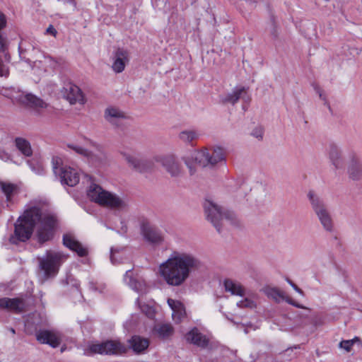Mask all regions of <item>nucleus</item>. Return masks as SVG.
I'll return each instance as SVG.
<instances>
[{"instance_id": "obj_41", "label": "nucleus", "mask_w": 362, "mask_h": 362, "mask_svg": "<svg viewBox=\"0 0 362 362\" xmlns=\"http://www.w3.org/2000/svg\"><path fill=\"white\" fill-rule=\"evenodd\" d=\"M47 33L52 34L54 36H56L57 32L56 29L52 26L49 25L47 29Z\"/></svg>"}, {"instance_id": "obj_42", "label": "nucleus", "mask_w": 362, "mask_h": 362, "mask_svg": "<svg viewBox=\"0 0 362 362\" xmlns=\"http://www.w3.org/2000/svg\"><path fill=\"white\" fill-rule=\"evenodd\" d=\"M185 164L189 168L190 174L192 175L194 173V170H193L192 163H190L188 158L185 160Z\"/></svg>"}, {"instance_id": "obj_5", "label": "nucleus", "mask_w": 362, "mask_h": 362, "mask_svg": "<svg viewBox=\"0 0 362 362\" xmlns=\"http://www.w3.org/2000/svg\"><path fill=\"white\" fill-rule=\"evenodd\" d=\"M88 197L101 206L117 208L122 205V201L117 197L104 190L100 186L92 184L88 190Z\"/></svg>"}, {"instance_id": "obj_48", "label": "nucleus", "mask_w": 362, "mask_h": 362, "mask_svg": "<svg viewBox=\"0 0 362 362\" xmlns=\"http://www.w3.org/2000/svg\"><path fill=\"white\" fill-rule=\"evenodd\" d=\"M11 331L12 333H13V334L15 333V329H14L11 328Z\"/></svg>"}, {"instance_id": "obj_3", "label": "nucleus", "mask_w": 362, "mask_h": 362, "mask_svg": "<svg viewBox=\"0 0 362 362\" xmlns=\"http://www.w3.org/2000/svg\"><path fill=\"white\" fill-rule=\"evenodd\" d=\"M204 208L207 219L211 222L218 233L221 232V226L225 225V223L232 226H235L237 223L233 212L223 211L220 206L208 199L205 200Z\"/></svg>"}, {"instance_id": "obj_2", "label": "nucleus", "mask_w": 362, "mask_h": 362, "mask_svg": "<svg viewBox=\"0 0 362 362\" xmlns=\"http://www.w3.org/2000/svg\"><path fill=\"white\" fill-rule=\"evenodd\" d=\"M200 262L192 255L174 252L159 267L161 277L170 286H179L191 272L199 269Z\"/></svg>"}, {"instance_id": "obj_32", "label": "nucleus", "mask_w": 362, "mask_h": 362, "mask_svg": "<svg viewBox=\"0 0 362 362\" xmlns=\"http://www.w3.org/2000/svg\"><path fill=\"white\" fill-rule=\"evenodd\" d=\"M68 147L73 149L76 153L83 156L88 157L90 156V151L81 146L69 144Z\"/></svg>"}, {"instance_id": "obj_30", "label": "nucleus", "mask_w": 362, "mask_h": 362, "mask_svg": "<svg viewBox=\"0 0 362 362\" xmlns=\"http://www.w3.org/2000/svg\"><path fill=\"white\" fill-rule=\"evenodd\" d=\"M197 137V134L194 131H183L180 134V139L187 143L192 142Z\"/></svg>"}, {"instance_id": "obj_14", "label": "nucleus", "mask_w": 362, "mask_h": 362, "mask_svg": "<svg viewBox=\"0 0 362 362\" xmlns=\"http://www.w3.org/2000/svg\"><path fill=\"white\" fill-rule=\"evenodd\" d=\"M185 339L187 342L202 348L206 347L209 344V339L197 327H194L185 334Z\"/></svg>"}, {"instance_id": "obj_23", "label": "nucleus", "mask_w": 362, "mask_h": 362, "mask_svg": "<svg viewBox=\"0 0 362 362\" xmlns=\"http://www.w3.org/2000/svg\"><path fill=\"white\" fill-rule=\"evenodd\" d=\"M0 188L5 194L7 202H11L13 197L18 192V187L16 184L0 182Z\"/></svg>"}, {"instance_id": "obj_20", "label": "nucleus", "mask_w": 362, "mask_h": 362, "mask_svg": "<svg viewBox=\"0 0 362 362\" xmlns=\"http://www.w3.org/2000/svg\"><path fill=\"white\" fill-rule=\"evenodd\" d=\"M105 118L113 125L117 126L119 125V122L122 119H127V116L118 108L109 107L105 111Z\"/></svg>"}, {"instance_id": "obj_11", "label": "nucleus", "mask_w": 362, "mask_h": 362, "mask_svg": "<svg viewBox=\"0 0 362 362\" xmlns=\"http://www.w3.org/2000/svg\"><path fill=\"white\" fill-rule=\"evenodd\" d=\"M36 339L42 344H48L52 348H57L61 343V338L57 332L48 329H40L36 334Z\"/></svg>"}, {"instance_id": "obj_7", "label": "nucleus", "mask_w": 362, "mask_h": 362, "mask_svg": "<svg viewBox=\"0 0 362 362\" xmlns=\"http://www.w3.org/2000/svg\"><path fill=\"white\" fill-rule=\"evenodd\" d=\"M60 163L61 159L59 158L56 157L52 158L54 173L59 175L62 184L70 187L76 185L79 182L78 173L75 169L70 167L59 168L58 165Z\"/></svg>"}, {"instance_id": "obj_28", "label": "nucleus", "mask_w": 362, "mask_h": 362, "mask_svg": "<svg viewBox=\"0 0 362 362\" xmlns=\"http://www.w3.org/2000/svg\"><path fill=\"white\" fill-rule=\"evenodd\" d=\"M138 305L141 311L149 319H153L156 315V309L152 303H146L142 300H137Z\"/></svg>"}, {"instance_id": "obj_16", "label": "nucleus", "mask_w": 362, "mask_h": 362, "mask_svg": "<svg viewBox=\"0 0 362 362\" xmlns=\"http://www.w3.org/2000/svg\"><path fill=\"white\" fill-rule=\"evenodd\" d=\"M168 304L173 310L172 317L175 323H180L186 317L184 305L179 300L168 299Z\"/></svg>"}, {"instance_id": "obj_17", "label": "nucleus", "mask_w": 362, "mask_h": 362, "mask_svg": "<svg viewBox=\"0 0 362 362\" xmlns=\"http://www.w3.org/2000/svg\"><path fill=\"white\" fill-rule=\"evenodd\" d=\"M128 62V52L127 50L118 48L115 52V60L112 65L113 71L116 73H121L125 68Z\"/></svg>"}, {"instance_id": "obj_24", "label": "nucleus", "mask_w": 362, "mask_h": 362, "mask_svg": "<svg viewBox=\"0 0 362 362\" xmlns=\"http://www.w3.org/2000/svg\"><path fill=\"white\" fill-rule=\"evenodd\" d=\"M349 176L352 180H358L362 175V168L357 156L354 155L349 167Z\"/></svg>"}, {"instance_id": "obj_25", "label": "nucleus", "mask_w": 362, "mask_h": 362, "mask_svg": "<svg viewBox=\"0 0 362 362\" xmlns=\"http://www.w3.org/2000/svg\"><path fill=\"white\" fill-rule=\"evenodd\" d=\"M224 287L226 291L230 292L232 295L243 296L245 295L244 287L238 282H235L231 279H226L224 281Z\"/></svg>"}, {"instance_id": "obj_1", "label": "nucleus", "mask_w": 362, "mask_h": 362, "mask_svg": "<svg viewBox=\"0 0 362 362\" xmlns=\"http://www.w3.org/2000/svg\"><path fill=\"white\" fill-rule=\"evenodd\" d=\"M38 226L36 231L37 242L42 245L51 240L57 226V219L53 214L48 213L40 206L28 207L17 218L14 223V230L10 238L13 244L25 243L29 240Z\"/></svg>"}, {"instance_id": "obj_47", "label": "nucleus", "mask_w": 362, "mask_h": 362, "mask_svg": "<svg viewBox=\"0 0 362 362\" xmlns=\"http://www.w3.org/2000/svg\"><path fill=\"white\" fill-rule=\"evenodd\" d=\"M324 93H325V92H321V93H320V97L321 98H322L324 97V95H325Z\"/></svg>"}, {"instance_id": "obj_38", "label": "nucleus", "mask_w": 362, "mask_h": 362, "mask_svg": "<svg viewBox=\"0 0 362 362\" xmlns=\"http://www.w3.org/2000/svg\"><path fill=\"white\" fill-rule=\"evenodd\" d=\"M6 21L4 15L0 13V30L6 26Z\"/></svg>"}, {"instance_id": "obj_33", "label": "nucleus", "mask_w": 362, "mask_h": 362, "mask_svg": "<svg viewBox=\"0 0 362 362\" xmlns=\"http://www.w3.org/2000/svg\"><path fill=\"white\" fill-rule=\"evenodd\" d=\"M237 305L239 308H253L255 306V303L252 300L245 298L243 300H241L237 303Z\"/></svg>"}, {"instance_id": "obj_21", "label": "nucleus", "mask_w": 362, "mask_h": 362, "mask_svg": "<svg viewBox=\"0 0 362 362\" xmlns=\"http://www.w3.org/2000/svg\"><path fill=\"white\" fill-rule=\"evenodd\" d=\"M27 106L34 108H46L47 105V103L40 98H37L32 93H28L23 101Z\"/></svg>"}, {"instance_id": "obj_8", "label": "nucleus", "mask_w": 362, "mask_h": 362, "mask_svg": "<svg viewBox=\"0 0 362 362\" xmlns=\"http://www.w3.org/2000/svg\"><path fill=\"white\" fill-rule=\"evenodd\" d=\"M214 153H217V158L214 156H209V152L207 148L201 151H195L192 153V159L194 160L195 164L199 166L205 167L209 164L214 165L225 158V153L222 148L215 147Z\"/></svg>"}, {"instance_id": "obj_4", "label": "nucleus", "mask_w": 362, "mask_h": 362, "mask_svg": "<svg viewBox=\"0 0 362 362\" xmlns=\"http://www.w3.org/2000/svg\"><path fill=\"white\" fill-rule=\"evenodd\" d=\"M68 257L62 252L47 250L44 257L38 258L39 267L45 276H54L57 274L60 267Z\"/></svg>"}, {"instance_id": "obj_29", "label": "nucleus", "mask_w": 362, "mask_h": 362, "mask_svg": "<svg viewBox=\"0 0 362 362\" xmlns=\"http://www.w3.org/2000/svg\"><path fill=\"white\" fill-rule=\"evenodd\" d=\"M329 157H330V159H331L333 165L337 168H339L341 166V160L339 158L338 148L334 144L330 145Z\"/></svg>"}, {"instance_id": "obj_43", "label": "nucleus", "mask_w": 362, "mask_h": 362, "mask_svg": "<svg viewBox=\"0 0 362 362\" xmlns=\"http://www.w3.org/2000/svg\"><path fill=\"white\" fill-rule=\"evenodd\" d=\"M286 301L289 304H291V305H294L296 308H302L300 305H298V303H295L292 299H290V298L287 299Z\"/></svg>"}, {"instance_id": "obj_37", "label": "nucleus", "mask_w": 362, "mask_h": 362, "mask_svg": "<svg viewBox=\"0 0 362 362\" xmlns=\"http://www.w3.org/2000/svg\"><path fill=\"white\" fill-rule=\"evenodd\" d=\"M252 134L256 138L262 139L263 135V129L261 127H257L254 130Z\"/></svg>"}, {"instance_id": "obj_19", "label": "nucleus", "mask_w": 362, "mask_h": 362, "mask_svg": "<svg viewBox=\"0 0 362 362\" xmlns=\"http://www.w3.org/2000/svg\"><path fill=\"white\" fill-rule=\"evenodd\" d=\"M130 347L136 354L144 353L149 346L150 341L148 339L139 335H134L128 341Z\"/></svg>"}, {"instance_id": "obj_35", "label": "nucleus", "mask_w": 362, "mask_h": 362, "mask_svg": "<svg viewBox=\"0 0 362 362\" xmlns=\"http://www.w3.org/2000/svg\"><path fill=\"white\" fill-rule=\"evenodd\" d=\"M242 93L243 92H233L232 95L224 100V103H230L234 104L238 100Z\"/></svg>"}, {"instance_id": "obj_26", "label": "nucleus", "mask_w": 362, "mask_h": 362, "mask_svg": "<svg viewBox=\"0 0 362 362\" xmlns=\"http://www.w3.org/2000/svg\"><path fill=\"white\" fill-rule=\"evenodd\" d=\"M63 97L71 105H83L86 103V97L83 92H64Z\"/></svg>"}, {"instance_id": "obj_6", "label": "nucleus", "mask_w": 362, "mask_h": 362, "mask_svg": "<svg viewBox=\"0 0 362 362\" xmlns=\"http://www.w3.org/2000/svg\"><path fill=\"white\" fill-rule=\"evenodd\" d=\"M88 351L92 354L119 355L127 353V347L119 341L107 340L102 343L90 345Z\"/></svg>"}, {"instance_id": "obj_31", "label": "nucleus", "mask_w": 362, "mask_h": 362, "mask_svg": "<svg viewBox=\"0 0 362 362\" xmlns=\"http://www.w3.org/2000/svg\"><path fill=\"white\" fill-rule=\"evenodd\" d=\"M358 337H355L353 339L351 340H343L340 342L339 346L341 348L344 349L346 351H350L352 349V346H354L356 341H358Z\"/></svg>"}, {"instance_id": "obj_34", "label": "nucleus", "mask_w": 362, "mask_h": 362, "mask_svg": "<svg viewBox=\"0 0 362 362\" xmlns=\"http://www.w3.org/2000/svg\"><path fill=\"white\" fill-rule=\"evenodd\" d=\"M266 294L275 300H277L279 298L281 297V294L279 291L276 288H267L266 290Z\"/></svg>"}, {"instance_id": "obj_15", "label": "nucleus", "mask_w": 362, "mask_h": 362, "mask_svg": "<svg viewBox=\"0 0 362 362\" xmlns=\"http://www.w3.org/2000/svg\"><path fill=\"white\" fill-rule=\"evenodd\" d=\"M141 233L144 238L148 242L158 243L163 240L160 233L148 222L142 223Z\"/></svg>"}, {"instance_id": "obj_12", "label": "nucleus", "mask_w": 362, "mask_h": 362, "mask_svg": "<svg viewBox=\"0 0 362 362\" xmlns=\"http://www.w3.org/2000/svg\"><path fill=\"white\" fill-rule=\"evenodd\" d=\"M63 244L70 250L76 252L80 257H86L88 254L87 247H84L79 241L76 240L71 235H64Z\"/></svg>"}, {"instance_id": "obj_36", "label": "nucleus", "mask_w": 362, "mask_h": 362, "mask_svg": "<svg viewBox=\"0 0 362 362\" xmlns=\"http://www.w3.org/2000/svg\"><path fill=\"white\" fill-rule=\"evenodd\" d=\"M9 74L8 69L0 60V76H8Z\"/></svg>"}, {"instance_id": "obj_13", "label": "nucleus", "mask_w": 362, "mask_h": 362, "mask_svg": "<svg viewBox=\"0 0 362 362\" xmlns=\"http://www.w3.org/2000/svg\"><path fill=\"white\" fill-rule=\"evenodd\" d=\"M24 308L25 303L24 300L21 298H0V308L7 309L16 313H21L24 310Z\"/></svg>"}, {"instance_id": "obj_18", "label": "nucleus", "mask_w": 362, "mask_h": 362, "mask_svg": "<svg viewBox=\"0 0 362 362\" xmlns=\"http://www.w3.org/2000/svg\"><path fill=\"white\" fill-rule=\"evenodd\" d=\"M124 156L129 165L138 172L144 173L152 169V163L149 161L139 160L132 156L125 153H124Z\"/></svg>"}, {"instance_id": "obj_40", "label": "nucleus", "mask_w": 362, "mask_h": 362, "mask_svg": "<svg viewBox=\"0 0 362 362\" xmlns=\"http://www.w3.org/2000/svg\"><path fill=\"white\" fill-rule=\"evenodd\" d=\"M6 47V40L0 34V49L4 51Z\"/></svg>"}, {"instance_id": "obj_39", "label": "nucleus", "mask_w": 362, "mask_h": 362, "mask_svg": "<svg viewBox=\"0 0 362 362\" xmlns=\"http://www.w3.org/2000/svg\"><path fill=\"white\" fill-rule=\"evenodd\" d=\"M288 283L293 288L295 291H296L298 293L302 294L303 291L297 286L290 279H287Z\"/></svg>"}, {"instance_id": "obj_46", "label": "nucleus", "mask_w": 362, "mask_h": 362, "mask_svg": "<svg viewBox=\"0 0 362 362\" xmlns=\"http://www.w3.org/2000/svg\"><path fill=\"white\" fill-rule=\"evenodd\" d=\"M68 1H69V2H70L71 4H73L74 6H76V4L75 0H68Z\"/></svg>"}, {"instance_id": "obj_44", "label": "nucleus", "mask_w": 362, "mask_h": 362, "mask_svg": "<svg viewBox=\"0 0 362 362\" xmlns=\"http://www.w3.org/2000/svg\"><path fill=\"white\" fill-rule=\"evenodd\" d=\"M76 88L77 87L75 85L70 84L69 87V88H64V90H71V91H73V90H75V88Z\"/></svg>"}, {"instance_id": "obj_9", "label": "nucleus", "mask_w": 362, "mask_h": 362, "mask_svg": "<svg viewBox=\"0 0 362 362\" xmlns=\"http://www.w3.org/2000/svg\"><path fill=\"white\" fill-rule=\"evenodd\" d=\"M308 197L323 227L327 230H331L332 228V218L325 208L324 204L319 200L318 197H317L313 192H310L308 193Z\"/></svg>"}, {"instance_id": "obj_45", "label": "nucleus", "mask_w": 362, "mask_h": 362, "mask_svg": "<svg viewBox=\"0 0 362 362\" xmlns=\"http://www.w3.org/2000/svg\"><path fill=\"white\" fill-rule=\"evenodd\" d=\"M217 153H214V148L213 149L211 155L209 154V156H214V158H217Z\"/></svg>"}, {"instance_id": "obj_27", "label": "nucleus", "mask_w": 362, "mask_h": 362, "mask_svg": "<svg viewBox=\"0 0 362 362\" xmlns=\"http://www.w3.org/2000/svg\"><path fill=\"white\" fill-rule=\"evenodd\" d=\"M153 331L158 337L165 339L173 335L174 329L170 324H160L155 326Z\"/></svg>"}, {"instance_id": "obj_22", "label": "nucleus", "mask_w": 362, "mask_h": 362, "mask_svg": "<svg viewBox=\"0 0 362 362\" xmlns=\"http://www.w3.org/2000/svg\"><path fill=\"white\" fill-rule=\"evenodd\" d=\"M16 148L25 157L33 155V149L29 141L23 137H16L14 140Z\"/></svg>"}, {"instance_id": "obj_10", "label": "nucleus", "mask_w": 362, "mask_h": 362, "mask_svg": "<svg viewBox=\"0 0 362 362\" xmlns=\"http://www.w3.org/2000/svg\"><path fill=\"white\" fill-rule=\"evenodd\" d=\"M156 162L160 163L166 171L171 176H177L181 173V167L175 156L173 154H168L155 158Z\"/></svg>"}]
</instances>
